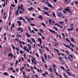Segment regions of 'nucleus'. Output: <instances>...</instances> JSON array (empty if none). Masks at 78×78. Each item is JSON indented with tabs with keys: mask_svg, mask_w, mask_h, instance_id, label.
<instances>
[{
	"mask_svg": "<svg viewBox=\"0 0 78 78\" xmlns=\"http://www.w3.org/2000/svg\"><path fill=\"white\" fill-rule=\"evenodd\" d=\"M2 5L3 7H5V1L4 2V4H2Z\"/></svg>",
	"mask_w": 78,
	"mask_h": 78,
	"instance_id": "nucleus-35",
	"label": "nucleus"
},
{
	"mask_svg": "<svg viewBox=\"0 0 78 78\" xmlns=\"http://www.w3.org/2000/svg\"><path fill=\"white\" fill-rule=\"evenodd\" d=\"M44 58L45 60H47V55H46V53H44Z\"/></svg>",
	"mask_w": 78,
	"mask_h": 78,
	"instance_id": "nucleus-22",
	"label": "nucleus"
},
{
	"mask_svg": "<svg viewBox=\"0 0 78 78\" xmlns=\"http://www.w3.org/2000/svg\"><path fill=\"white\" fill-rule=\"evenodd\" d=\"M41 59L42 61L43 62V64H44L45 63V59H44V58L43 56L41 57Z\"/></svg>",
	"mask_w": 78,
	"mask_h": 78,
	"instance_id": "nucleus-7",
	"label": "nucleus"
},
{
	"mask_svg": "<svg viewBox=\"0 0 78 78\" xmlns=\"http://www.w3.org/2000/svg\"><path fill=\"white\" fill-rule=\"evenodd\" d=\"M32 41L33 42H34V43H36V42L35 41V40H34V39H33V38H32Z\"/></svg>",
	"mask_w": 78,
	"mask_h": 78,
	"instance_id": "nucleus-40",
	"label": "nucleus"
},
{
	"mask_svg": "<svg viewBox=\"0 0 78 78\" xmlns=\"http://www.w3.org/2000/svg\"><path fill=\"white\" fill-rule=\"evenodd\" d=\"M66 72H67V73L69 75V76H73V77H75V75L74 74H72V73H70L69 72H68L67 70H66Z\"/></svg>",
	"mask_w": 78,
	"mask_h": 78,
	"instance_id": "nucleus-1",
	"label": "nucleus"
},
{
	"mask_svg": "<svg viewBox=\"0 0 78 78\" xmlns=\"http://www.w3.org/2000/svg\"><path fill=\"white\" fill-rule=\"evenodd\" d=\"M64 10L65 11H66V12L68 11L69 13H72V11H70V9L68 8H65L64 9Z\"/></svg>",
	"mask_w": 78,
	"mask_h": 78,
	"instance_id": "nucleus-2",
	"label": "nucleus"
},
{
	"mask_svg": "<svg viewBox=\"0 0 78 78\" xmlns=\"http://www.w3.org/2000/svg\"><path fill=\"white\" fill-rule=\"evenodd\" d=\"M61 15H62V12H59L57 13V16L58 17H61Z\"/></svg>",
	"mask_w": 78,
	"mask_h": 78,
	"instance_id": "nucleus-6",
	"label": "nucleus"
},
{
	"mask_svg": "<svg viewBox=\"0 0 78 78\" xmlns=\"http://www.w3.org/2000/svg\"><path fill=\"white\" fill-rule=\"evenodd\" d=\"M26 19H27V21H28V22H30V23H31L32 22L31 21H30V20L29 19H28V16H27L26 17Z\"/></svg>",
	"mask_w": 78,
	"mask_h": 78,
	"instance_id": "nucleus-12",
	"label": "nucleus"
},
{
	"mask_svg": "<svg viewBox=\"0 0 78 78\" xmlns=\"http://www.w3.org/2000/svg\"><path fill=\"white\" fill-rule=\"evenodd\" d=\"M69 60V61H72V60H71V58H70V57H68Z\"/></svg>",
	"mask_w": 78,
	"mask_h": 78,
	"instance_id": "nucleus-46",
	"label": "nucleus"
},
{
	"mask_svg": "<svg viewBox=\"0 0 78 78\" xmlns=\"http://www.w3.org/2000/svg\"><path fill=\"white\" fill-rule=\"evenodd\" d=\"M55 26H56V25H57V27H60V25H59V24H58V23L55 24Z\"/></svg>",
	"mask_w": 78,
	"mask_h": 78,
	"instance_id": "nucleus-28",
	"label": "nucleus"
},
{
	"mask_svg": "<svg viewBox=\"0 0 78 78\" xmlns=\"http://www.w3.org/2000/svg\"><path fill=\"white\" fill-rule=\"evenodd\" d=\"M23 4H21V5L20 6V9H23Z\"/></svg>",
	"mask_w": 78,
	"mask_h": 78,
	"instance_id": "nucleus-24",
	"label": "nucleus"
},
{
	"mask_svg": "<svg viewBox=\"0 0 78 78\" xmlns=\"http://www.w3.org/2000/svg\"><path fill=\"white\" fill-rule=\"evenodd\" d=\"M10 70H13V68L12 67H11L10 68V69H9Z\"/></svg>",
	"mask_w": 78,
	"mask_h": 78,
	"instance_id": "nucleus-63",
	"label": "nucleus"
},
{
	"mask_svg": "<svg viewBox=\"0 0 78 78\" xmlns=\"http://www.w3.org/2000/svg\"><path fill=\"white\" fill-rule=\"evenodd\" d=\"M10 11L9 12V15H11V6L10 7Z\"/></svg>",
	"mask_w": 78,
	"mask_h": 78,
	"instance_id": "nucleus-36",
	"label": "nucleus"
},
{
	"mask_svg": "<svg viewBox=\"0 0 78 78\" xmlns=\"http://www.w3.org/2000/svg\"><path fill=\"white\" fill-rule=\"evenodd\" d=\"M69 55L70 57H71V59H73V56H72V55L70 54Z\"/></svg>",
	"mask_w": 78,
	"mask_h": 78,
	"instance_id": "nucleus-57",
	"label": "nucleus"
},
{
	"mask_svg": "<svg viewBox=\"0 0 78 78\" xmlns=\"http://www.w3.org/2000/svg\"><path fill=\"white\" fill-rule=\"evenodd\" d=\"M38 18L39 19L43 20V17H42V16H41V15H40V16H38Z\"/></svg>",
	"mask_w": 78,
	"mask_h": 78,
	"instance_id": "nucleus-8",
	"label": "nucleus"
},
{
	"mask_svg": "<svg viewBox=\"0 0 78 78\" xmlns=\"http://www.w3.org/2000/svg\"><path fill=\"white\" fill-rule=\"evenodd\" d=\"M35 55H36V56L38 57V58L39 57V54H38L37 53H36Z\"/></svg>",
	"mask_w": 78,
	"mask_h": 78,
	"instance_id": "nucleus-39",
	"label": "nucleus"
},
{
	"mask_svg": "<svg viewBox=\"0 0 78 78\" xmlns=\"http://www.w3.org/2000/svg\"><path fill=\"white\" fill-rule=\"evenodd\" d=\"M48 58L49 59H51V58H50V55H48Z\"/></svg>",
	"mask_w": 78,
	"mask_h": 78,
	"instance_id": "nucleus-58",
	"label": "nucleus"
},
{
	"mask_svg": "<svg viewBox=\"0 0 78 78\" xmlns=\"http://www.w3.org/2000/svg\"><path fill=\"white\" fill-rule=\"evenodd\" d=\"M73 29L70 28V29H68V31H69V32H70V31H73Z\"/></svg>",
	"mask_w": 78,
	"mask_h": 78,
	"instance_id": "nucleus-19",
	"label": "nucleus"
},
{
	"mask_svg": "<svg viewBox=\"0 0 78 78\" xmlns=\"http://www.w3.org/2000/svg\"><path fill=\"white\" fill-rule=\"evenodd\" d=\"M51 55L52 57H55V55L53 54V53H51Z\"/></svg>",
	"mask_w": 78,
	"mask_h": 78,
	"instance_id": "nucleus-59",
	"label": "nucleus"
},
{
	"mask_svg": "<svg viewBox=\"0 0 78 78\" xmlns=\"http://www.w3.org/2000/svg\"><path fill=\"white\" fill-rule=\"evenodd\" d=\"M23 18L22 17H20L19 18V20H23Z\"/></svg>",
	"mask_w": 78,
	"mask_h": 78,
	"instance_id": "nucleus-55",
	"label": "nucleus"
},
{
	"mask_svg": "<svg viewBox=\"0 0 78 78\" xmlns=\"http://www.w3.org/2000/svg\"><path fill=\"white\" fill-rule=\"evenodd\" d=\"M44 14H46L47 15V16H50V14H48V12H44Z\"/></svg>",
	"mask_w": 78,
	"mask_h": 78,
	"instance_id": "nucleus-17",
	"label": "nucleus"
},
{
	"mask_svg": "<svg viewBox=\"0 0 78 78\" xmlns=\"http://www.w3.org/2000/svg\"><path fill=\"white\" fill-rule=\"evenodd\" d=\"M49 24H51V22H52V20H51V19H49Z\"/></svg>",
	"mask_w": 78,
	"mask_h": 78,
	"instance_id": "nucleus-31",
	"label": "nucleus"
},
{
	"mask_svg": "<svg viewBox=\"0 0 78 78\" xmlns=\"http://www.w3.org/2000/svg\"><path fill=\"white\" fill-rule=\"evenodd\" d=\"M66 39L67 42H68L69 43H70V41L69 39L68 38V37H67Z\"/></svg>",
	"mask_w": 78,
	"mask_h": 78,
	"instance_id": "nucleus-20",
	"label": "nucleus"
},
{
	"mask_svg": "<svg viewBox=\"0 0 78 78\" xmlns=\"http://www.w3.org/2000/svg\"><path fill=\"white\" fill-rule=\"evenodd\" d=\"M34 9V8H33V7H31L30 8H28V9H29V11H32V10H33Z\"/></svg>",
	"mask_w": 78,
	"mask_h": 78,
	"instance_id": "nucleus-11",
	"label": "nucleus"
},
{
	"mask_svg": "<svg viewBox=\"0 0 78 78\" xmlns=\"http://www.w3.org/2000/svg\"><path fill=\"white\" fill-rule=\"evenodd\" d=\"M11 5L13 7H15V5H14L13 4H12Z\"/></svg>",
	"mask_w": 78,
	"mask_h": 78,
	"instance_id": "nucleus-64",
	"label": "nucleus"
},
{
	"mask_svg": "<svg viewBox=\"0 0 78 78\" xmlns=\"http://www.w3.org/2000/svg\"><path fill=\"white\" fill-rule=\"evenodd\" d=\"M11 45L12 48H13V49L16 50V48L14 47V46L13 45V44H12Z\"/></svg>",
	"mask_w": 78,
	"mask_h": 78,
	"instance_id": "nucleus-23",
	"label": "nucleus"
},
{
	"mask_svg": "<svg viewBox=\"0 0 78 78\" xmlns=\"http://www.w3.org/2000/svg\"><path fill=\"white\" fill-rule=\"evenodd\" d=\"M76 31L77 33H78V28H76Z\"/></svg>",
	"mask_w": 78,
	"mask_h": 78,
	"instance_id": "nucleus-62",
	"label": "nucleus"
},
{
	"mask_svg": "<svg viewBox=\"0 0 78 78\" xmlns=\"http://www.w3.org/2000/svg\"><path fill=\"white\" fill-rule=\"evenodd\" d=\"M54 71L55 72V73H56V69H55V65H54Z\"/></svg>",
	"mask_w": 78,
	"mask_h": 78,
	"instance_id": "nucleus-33",
	"label": "nucleus"
},
{
	"mask_svg": "<svg viewBox=\"0 0 78 78\" xmlns=\"http://www.w3.org/2000/svg\"><path fill=\"white\" fill-rule=\"evenodd\" d=\"M59 59L60 61H62V57H59Z\"/></svg>",
	"mask_w": 78,
	"mask_h": 78,
	"instance_id": "nucleus-48",
	"label": "nucleus"
},
{
	"mask_svg": "<svg viewBox=\"0 0 78 78\" xmlns=\"http://www.w3.org/2000/svg\"><path fill=\"white\" fill-rule=\"evenodd\" d=\"M63 76L65 77V78H67V75H66L65 74V73H63Z\"/></svg>",
	"mask_w": 78,
	"mask_h": 78,
	"instance_id": "nucleus-25",
	"label": "nucleus"
},
{
	"mask_svg": "<svg viewBox=\"0 0 78 78\" xmlns=\"http://www.w3.org/2000/svg\"><path fill=\"white\" fill-rule=\"evenodd\" d=\"M63 45H64V46H65V47H67V48H70V46H69V45H67V46L66 45V44H64V43H63Z\"/></svg>",
	"mask_w": 78,
	"mask_h": 78,
	"instance_id": "nucleus-15",
	"label": "nucleus"
},
{
	"mask_svg": "<svg viewBox=\"0 0 78 78\" xmlns=\"http://www.w3.org/2000/svg\"><path fill=\"white\" fill-rule=\"evenodd\" d=\"M38 41H39L40 42H41V41H42V40L41 39V38H39V37L38 38Z\"/></svg>",
	"mask_w": 78,
	"mask_h": 78,
	"instance_id": "nucleus-30",
	"label": "nucleus"
},
{
	"mask_svg": "<svg viewBox=\"0 0 78 78\" xmlns=\"http://www.w3.org/2000/svg\"><path fill=\"white\" fill-rule=\"evenodd\" d=\"M49 31H50L52 33H54L55 34H57V32L56 33V32L54 30H53L50 29H49Z\"/></svg>",
	"mask_w": 78,
	"mask_h": 78,
	"instance_id": "nucleus-5",
	"label": "nucleus"
},
{
	"mask_svg": "<svg viewBox=\"0 0 78 78\" xmlns=\"http://www.w3.org/2000/svg\"><path fill=\"white\" fill-rule=\"evenodd\" d=\"M46 3L48 4L47 5L48 6V7H50V8H54V7L52 6V5L50 4V3H48V2H46Z\"/></svg>",
	"mask_w": 78,
	"mask_h": 78,
	"instance_id": "nucleus-3",
	"label": "nucleus"
},
{
	"mask_svg": "<svg viewBox=\"0 0 78 78\" xmlns=\"http://www.w3.org/2000/svg\"><path fill=\"white\" fill-rule=\"evenodd\" d=\"M7 51H6V50H5L4 51V55H6V54L7 53Z\"/></svg>",
	"mask_w": 78,
	"mask_h": 78,
	"instance_id": "nucleus-51",
	"label": "nucleus"
},
{
	"mask_svg": "<svg viewBox=\"0 0 78 78\" xmlns=\"http://www.w3.org/2000/svg\"><path fill=\"white\" fill-rule=\"evenodd\" d=\"M26 50H27V52H28V53H29V52H30V51H29V50H28V48H27Z\"/></svg>",
	"mask_w": 78,
	"mask_h": 78,
	"instance_id": "nucleus-61",
	"label": "nucleus"
},
{
	"mask_svg": "<svg viewBox=\"0 0 78 78\" xmlns=\"http://www.w3.org/2000/svg\"><path fill=\"white\" fill-rule=\"evenodd\" d=\"M54 50H56V51H57V53H59V50H58V49H56L55 48Z\"/></svg>",
	"mask_w": 78,
	"mask_h": 78,
	"instance_id": "nucleus-37",
	"label": "nucleus"
},
{
	"mask_svg": "<svg viewBox=\"0 0 78 78\" xmlns=\"http://www.w3.org/2000/svg\"><path fill=\"white\" fill-rule=\"evenodd\" d=\"M33 28H34V31H37L38 30H37V29H36L34 27H33Z\"/></svg>",
	"mask_w": 78,
	"mask_h": 78,
	"instance_id": "nucleus-52",
	"label": "nucleus"
},
{
	"mask_svg": "<svg viewBox=\"0 0 78 78\" xmlns=\"http://www.w3.org/2000/svg\"><path fill=\"white\" fill-rule=\"evenodd\" d=\"M30 25L31 27H33V26H34V25H35V24L34 23H31Z\"/></svg>",
	"mask_w": 78,
	"mask_h": 78,
	"instance_id": "nucleus-44",
	"label": "nucleus"
},
{
	"mask_svg": "<svg viewBox=\"0 0 78 78\" xmlns=\"http://www.w3.org/2000/svg\"><path fill=\"white\" fill-rule=\"evenodd\" d=\"M29 19L30 20H34V18H29Z\"/></svg>",
	"mask_w": 78,
	"mask_h": 78,
	"instance_id": "nucleus-56",
	"label": "nucleus"
},
{
	"mask_svg": "<svg viewBox=\"0 0 78 78\" xmlns=\"http://www.w3.org/2000/svg\"><path fill=\"white\" fill-rule=\"evenodd\" d=\"M65 2L66 4H69L70 2V1H69L67 0H65Z\"/></svg>",
	"mask_w": 78,
	"mask_h": 78,
	"instance_id": "nucleus-9",
	"label": "nucleus"
},
{
	"mask_svg": "<svg viewBox=\"0 0 78 78\" xmlns=\"http://www.w3.org/2000/svg\"><path fill=\"white\" fill-rule=\"evenodd\" d=\"M20 6H19L18 7L17 10L16 11V16H17L18 14H19V11L20 10Z\"/></svg>",
	"mask_w": 78,
	"mask_h": 78,
	"instance_id": "nucleus-4",
	"label": "nucleus"
},
{
	"mask_svg": "<svg viewBox=\"0 0 78 78\" xmlns=\"http://www.w3.org/2000/svg\"><path fill=\"white\" fill-rule=\"evenodd\" d=\"M26 34L27 35V36L28 37H31V36L30 35V34H28L27 33H26Z\"/></svg>",
	"mask_w": 78,
	"mask_h": 78,
	"instance_id": "nucleus-10",
	"label": "nucleus"
},
{
	"mask_svg": "<svg viewBox=\"0 0 78 78\" xmlns=\"http://www.w3.org/2000/svg\"><path fill=\"white\" fill-rule=\"evenodd\" d=\"M48 70L49 71H50L51 72H52V69H51L50 67L48 69Z\"/></svg>",
	"mask_w": 78,
	"mask_h": 78,
	"instance_id": "nucleus-41",
	"label": "nucleus"
},
{
	"mask_svg": "<svg viewBox=\"0 0 78 78\" xmlns=\"http://www.w3.org/2000/svg\"><path fill=\"white\" fill-rule=\"evenodd\" d=\"M59 23H60V24H61V25H64L63 23H64L63 22L60 21Z\"/></svg>",
	"mask_w": 78,
	"mask_h": 78,
	"instance_id": "nucleus-38",
	"label": "nucleus"
},
{
	"mask_svg": "<svg viewBox=\"0 0 78 78\" xmlns=\"http://www.w3.org/2000/svg\"><path fill=\"white\" fill-rule=\"evenodd\" d=\"M37 33L38 34H39V35H40V36H42V34L41 33H40L39 32H38Z\"/></svg>",
	"mask_w": 78,
	"mask_h": 78,
	"instance_id": "nucleus-43",
	"label": "nucleus"
},
{
	"mask_svg": "<svg viewBox=\"0 0 78 78\" xmlns=\"http://www.w3.org/2000/svg\"><path fill=\"white\" fill-rule=\"evenodd\" d=\"M22 13H23V12L22 10H20L19 14H22Z\"/></svg>",
	"mask_w": 78,
	"mask_h": 78,
	"instance_id": "nucleus-47",
	"label": "nucleus"
},
{
	"mask_svg": "<svg viewBox=\"0 0 78 78\" xmlns=\"http://www.w3.org/2000/svg\"><path fill=\"white\" fill-rule=\"evenodd\" d=\"M16 72H19V69L18 68H17L16 69Z\"/></svg>",
	"mask_w": 78,
	"mask_h": 78,
	"instance_id": "nucleus-26",
	"label": "nucleus"
},
{
	"mask_svg": "<svg viewBox=\"0 0 78 78\" xmlns=\"http://www.w3.org/2000/svg\"><path fill=\"white\" fill-rule=\"evenodd\" d=\"M28 28L29 30L30 31H31V28H30V27L28 26Z\"/></svg>",
	"mask_w": 78,
	"mask_h": 78,
	"instance_id": "nucleus-60",
	"label": "nucleus"
},
{
	"mask_svg": "<svg viewBox=\"0 0 78 78\" xmlns=\"http://www.w3.org/2000/svg\"><path fill=\"white\" fill-rule=\"evenodd\" d=\"M43 9H45L46 10H48L49 9L48 7H44Z\"/></svg>",
	"mask_w": 78,
	"mask_h": 78,
	"instance_id": "nucleus-27",
	"label": "nucleus"
},
{
	"mask_svg": "<svg viewBox=\"0 0 78 78\" xmlns=\"http://www.w3.org/2000/svg\"><path fill=\"white\" fill-rule=\"evenodd\" d=\"M66 53L68 55H69V53L68 52V51H66Z\"/></svg>",
	"mask_w": 78,
	"mask_h": 78,
	"instance_id": "nucleus-53",
	"label": "nucleus"
},
{
	"mask_svg": "<svg viewBox=\"0 0 78 78\" xmlns=\"http://www.w3.org/2000/svg\"><path fill=\"white\" fill-rule=\"evenodd\" d=\"M71 41V42H73L74 43L75 42V40H74V39H73V37H71L70 39Z\"/></svg>",
	"mask_w": 78,
	"mask_h": 78,
	"instance_id": "nucleus-13",
	"label": "nucleus"
},
{
	"mask_svg": "<svg viewBox=\"0 0 78 78\" xmlns=\"http://www.w3.org/2000/svg\"><path fill=\"white\" fill-rule=\"evenodd\" d=\"M40 33H43V32H44V30H43V29H40Z\"/></svg>",
	"mask_w": 78,
	"mask_h": 78,
	"instance_id": "nucleus-32",
	"label": "nucleus"
},
{
	"mask_svg": "<svg viewBox=\"0 0 78 78\" xmlns=\"http://www.w3.org/2000/svg\"><path fill=\"white\" fill-rule=\"evenodd\" d=\"M60 68L63 70H64V67L63 66H60Z\"/></svg>",
	"mask_w": 78,
	"mask_h": 78,
	"instance_id": "nucleus-34",
	"label": "nucleus"
},
{
	"mask_svg": "<svg viewBox=\"0 0 78 78\" xmlns=\"http://www.w3.org/2000/svg\"><path fill=\"white\" fill-rule=\"evenodd\" d=\"M44 14H46L47 15V16H50V14H48V12H44Z\"/></svg>",
	"mask_w": 78,
	"mask_h": 78,
	"instance_id": "nucleus-18",
	"label": "nucleus"
},
{
	"mask_svg": "<svg viewBox=\"0 0 78 78\" xmlns=\"http://www.w3.org/2000/svg\"><path fill=\"white\" fill-rule=\"evenodd\" d=\"M12 55V54L11 53H9L8 54V55H9V57H10Z\"/></svg>",
	"mask_w": 78,
	"mask_h": 78,
	"instance_id": "nucleus-54",
	"label": "nucleus"
},
{
	"mask_svg": "<svg viewBox=\"0 0 78 78\" xmlns=\"http://www.w3.org/2000/svg\"><path fill=\"white\" fill-rule=\"evenodd\" d=\"M3 75H5V76H8V73L7 72H4L3 73Z\"/></svg>",
	"mask_w": 78,
	"mask_h": 78,
	"instance_id": "nucleus-16",
	"label": "nucleus"
},
{
	"mask_svg": "<svg viewBox=\"0 0 78 78\" xmlns=\"http://www.w3.org/2000/svg\"><path fill=\"white\" fill-rule=\"evenodd\" d=\"M39 51H40L41 53V55H42V51H41V49L40 48L39 49Z\"/></svg>",
	"mask_w": 78,
	"mask_h": 78,
	"instance_id": "nucleus-45",
	"label": "nucleus"
},
{
	"mask_svg": "<svg viewBox=\"0 0 78 78\" xmlns=\"http://www.w3.org/2000/svg\"><path fill=\"white\" fill-rule=\"evenodd\" d=\"M12 26L13 28H14V27H15V24L14 23H13L12 24Z\"/></svg>",
	"mask_w": 78,
	"mask_h": 78,
	"instance_id": "nucleus-49",
	"label": "nucleus"
},
{
	"mask_svg": "<svg viewBox=\"0 0 78 78\" xmlns=\"http://www.w3.org/2000/svg\"><path fill=\"white\" fill-rule=\"evenodd\" d=\"M64 58L65 59H66V60H68V58H67V57L66 56H64Z\"/></svg>",
	"mask_w": 78,
	"mask_h": 78,
	"instance_id": "nucleus-50",
	"label": "nucleus"
},
{
	"mask_svg": "<svg viewBox=\"0 0 78 78\" xmlns=\"http://www.w3.org/2000/svg\"><path fill=\"white\" fill-rule=\"evenodd\" d=\"M35 60H36V59H35L34 58H33V59L31 60V61H34H34H36Z\"/></svg>",
	"mask_w": 78,
	"mask_h": 78,
	"instance_id": "nucleus-42",
	"label": "nucleus"
},
{
	"mask_svg": "<svg viewBox=\"0 0 78 78\" xmlns=\"http://www.w3.org/2000/svg\"><path fill=\"white\" fill-rule=\"evenodd\" d=\"M52 14L54 17H56V15H55V13L54 12L52 13Z\"/></svg>",
	"mask_w": 78,
	"mask_h": 78,
	"instance_id": "nucleus-29",
	"label": "nucleus"
},
{
	"mask_svg": "<svg viewBox=\"0 0 78 78\" xmlns=\"http://www.w3.org/2000/svg\"><path fill=\"white\" fill-rule=\"evenodd\" d=\"M41 25H43V27H46V25H45V24L44 23H41Z\"/></svg>",
	"mask_w": 78,
	"mask_h": 78,
	"instance_id": "nucleus-21",
	"label": "nucleus"
},
{
	"mask_svg": "<svg viewBox=\"0 0 78 78\" xmlns=\"http://www.w3.org/2000/svg\"><path fill=\"white\" fill-rule=\"evenodd\" d=\"M17 23H18V24H19L18 25V26H19V27H20V26H21L22 23H21V22H20V21L18 20V21Z\"/></svg>",
	"mask_w": 78,
	"mask_h": 78,
	"instance_id": "nucleus-14",
	"label": "nucleus"
}]
</instances>
